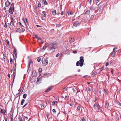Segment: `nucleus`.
I'll use <instances>...</instances> for the list:
<instances>
[{
    "label": "nucleus",
    "mask_w": 121,
    "mask_h": 121,
    "mask_svg": "<svg viewBox=\"0 0 121 121\" xmlns=\"http://www.w3.org/2000/svg\"><path fill=\"white\" fill-rule=\"evenodd\" d=\"M99 1V0H96L95 2L96 3H97Z\"/></svg>",
    "instance_id": "58"
},
{
    "label": "nucleus",
    "mask_w": 121,
    "mask_h": 121,
    "mask_svg": "<svg viewBox=\"0 0 121 121\" xmlns=\"http://www.w3.org/2000/svg\"><path fill=\"white\" fill-rule=\"evenodd\" d=\"M96 9V7H95L91 6L90 8V9L91 10H95Z\"/></svg>",
    "instance_id": "22"
},
{
    "label": "nucleus",
    "mask_w": 121,
    "mask_h": 121,
    "mask_svg": "<svg viewBox=\"0 0 121 121\" xmlns=\"http://www.w3.org/2000/svg\"><path fill=\"white\" fill-rule=\"evenodd\" d=\"M27 96V94H24L23 96V97L24 99H25Z\"/></svg>",
    "instance_id": "31"
},
{
    "label": "nucleus",
    "mask_w": 121,
    "mask_h": 121,
    "mask_svg": "<svg viewBox=\"0 0 121 121\" xmlns=\"http://www.w3.org/2000/svg\"><path fill=\"white\" fill-rule=\"evenodd\" d=\"M22 31L23 32L25 30V29L23 28H22Z\"/></svg>",
    "instance_id": "59"
},
{
    "label": "nucleus",
    "mask_w": 121,
    "mask_h": 121,
    "mask_svg": "<svg viewBox=\"0 0 121 121\" xmlns=\"http://www.w3.org/2000/svg\"><path fill=\"white\" fill-rule=\"evenodd\" d=\"M40 105L41 107V108L42 109H44L46 106V105H45V104L43 103H41Z\"/></svg>",
    "instance_id": "13"
},
{
    "label": "nucleus",
    "mask_w": 121,
    "mask_h": 121,
    "mask_svg": "<svg viewBox=\"0 0 121 121\" xmlns=\"http://www.w3.org/2000/svg\"><path fill=\"white\" fill-rule=\"evenodd\" d=\"M16 32L21 33L22 32V30H21L20 29V28H19L17 30Z\"/></svg>",
    "instance_id": "28"
},
{
    "label": "nucleus",
    "mask_w": 121,
    "mask_h": 121,
    "mask_svg": "<svg viewBox=\"0 0 121 121\" xmlns=\"http://www.w3.org/2000/svg\"><path fill=\"white\" fill-rule=\"evenodd\" d=\"M83 63H80V65H80V66L81 67H82L83 65Z\"/></svg>",
    "instance_id": "54"
},
{
    "label": "nucleus",
    "mask_w": 121,
    "mask_h": 121,
    "mask_svg": "<svg viewBox=\"0 0 121 121\" xmlns=\"http://www.w3.org/2000/svg\"><path fill=\"white\" fill-rule=\"evenodd\" d=\"M13 79H15V75H16V72L15 71V72H13Z\"/></svg>",
    "instance_id": "38"
},
{
    "label": "nucleus",
    "mask_w": 121,
    "mask_h": 121,
    "mask_svg": "<svg viewBox=\"0 0 121 121\" xmlns=\"http://www.w3.org/2000/svg\"><path fill=\"white\" fill-rule=\"evenodd\" d=\"M14 3H12L9 10V13L11 14H13V12L14 11Z\"/></svg>",
    "instance_id": "2"
},
{
    "label": "nucleus",
    "mask_w": 121,
    "mask_h": 121,
    "mask_svg": "<svg viewBox=\"0 0 121 121\" xmlns=\"http://www.w3.org/2000/svg\"><path fill=\"white\" fill-rule=\"evenodd\" d=\"M41 79V77H40V76H39L37 78V82H39V81H40V80Z\"/></svg>",
    "instance_id": "25"
},
{
    "label": "nucleus",
    "mask_w": 121,
    "mask_h": 121,
    "mask_svg": "<svg viewBox=\"0 0 121 121\" xmlns=\"http://www.w3.org/2000/svg\"><path fill=\"white\" fill-rule=\"evenodd\" d=\"M56 11L55 9H53L52 11V14L54 16H55L56 14Z\"/></svg>",
    "instance_id": "8"
},
{
    "label": "nucleus",
    "mask_w": 121,
    "mask_h": 121,
    "mask_svg": "<svg viewBox=\"0 0 121 121\" xmlns=\"http://www.w3.org/2000/svg\"><path fill=\"white\" fill-rule=\"evenodd\" d=\"M19 120V121H23L21 117H19L18 118Z\"/></svg>",
    "instance_id": "30"
},
{
    "label": "nucleus",
    "mask_w": 121,
    "mask_h": 121,
    "mask_svg": "<svg viewBox=\"0 0 121 121\" xmlns=\"http://www.w3.org/2000/svg\"><path fill=\"white\" fill-rule=\"evenodd\" d=\"M109 105V104L108 103V102L106 101L105 102V108H108Z\"/></svg>",
    "instance_id": "21"
},
{
    "label": "nucleus",
    "mask_w": 121,
    "mask_h": 121,
    "mask_svg": "<svg viewBox=\"0 0 121 121\" xmlns=\"http://www.w3.org/2000/svg\"><path fill=\"white\" fill-rule=\"evenodd\" d=\"M17 54V50L16 49H15L13 50V56L14 59L15 58L14 56H15L16 57Z\"/></svg>",
    "instance_id": "6"
},
{
    "label": "nucleus",
    "mask_w": 121,
    "mask_h": 121,
    "mask_svg": "<svg viewBox=\"0 0 121 121\" xmlns=\"http://www.w3.org/2000/svg\"><path fill=\"white\" fill-rule=\"evenodd\" d=\"M42 62L43 65L45 66L47 65L48 63V61L46 58H43L42 59Z\"/></svg>",
    "instance_id": "4"
},
{
    "label": "nucleus",
    "mask_w": 121,
    "mask_h": 121,
    "mask_svg": "<svg viewBox=\"0 0 121 121\" xmlns=\"http://www.w3.org/2000/svg\"><path fill=\"white\" fill-rule=\"evenodd\" d=\"M39 41H41V42L42 41V40L41 39V38H39V39L37 41L38 42H39Z\"/></svg>",
    "instance_id": "46"
},
{
    "label": "nucleus",
    "mask_w": 121,
    "mask_h": 121,
    "mask_svg": "<svg viewBox=\"0 0 121 121\" xmlns=\"http://www.w3.org/2000/svg\"><path fill=\"white\" fill-rule=\"evenodd\" d=\"M81 22H82L77 21L74 23L73 25V26H75V27L78 26L81 24Z\"/></svg>",
    "instance_id": "5"
},
{
    "label": "nucleus",
    "mask_w": 121,
    "mask_h": 121,
    "mask_svg": "<svg viewBox=\"0 0 121 121\" xmlns=\"http://www.w3.org/2000/svg\"><path fill=\"white\" fill-rule=\"evenodd\" d=\"M88 90L90 92L91 91V90L90 88L88 87Z\"/></svg>",
    "instance_id": "57"
},
{
    "label": "nucleus",
    "mask_w": 121,
    "mask_h": 121,
    "mask_svg": "<svg viewBox=\"0 0 121 121\" xmlns=\"http://www.w3.org/2000/svg\"><path fill=\"white\" fill-rule=\"evenodd\" d=\"M80 63L79 61H78L76 63V65L77 66H79L80 65Z\"/></svg>",
    "instance_id": "42"
},
{
    "label": "nucleus",
    "mask_w": 121,
    "mask_h": 121,
    "mask_svg": "<svg viewBox=\"0 0 121 121\" xmlns=\"http://www.w3.org/2000/svg\"><path fill=\"white\" fill-rule=\"evenodd\" d=\"M57 48V44L55 43H51L49 45L48 48V50L49 52H50L51 50H53L52 52V53H53L55 51V50Z\"/></svg>",
    "instance_id": "1"
},
{
    "label": "nucleus",
    "mask_w": 121,
    "mask_h": 121,
    "mask_svg": "<svg viewBox=\"0 0 121 121\" xmlns=\"http://www.w3.org/2000/svg\"><path fill=\"white\" fill-rule=\"evenodd\" d=\"M97 98H95V99L94 100V102H96L97 101Z\"/></svg>",
    "instance_id": "64"
},
{
    "label": "nucleus",
    "mask_w": 121,
    "mask_h": 121,
    "mask_svg": "<svg viewBox=\"0 0 121 121\" xmlns=\"http://www.w3.org/2000/svg\"><path fill=\"white\" fill-rule=\"evenodd\" d=\"M6 41L7 42V43L9 45V41L7 39L6 40Z\"/></svg>",
    "instance_id": "53"
},
{
    "label": "nucleus",
    "mask_w": 121,
    "mask_h": 121,
    "mask_svg": "<svg viewBox=\"0 0 121 121\" xmlns=\"http://www.w3.org/2000/svg\"><path fill=\"white\" fill-rule=\"evenodd\" d=\"M41 59V58L40 57H38L37 59V61L39 62L40 61Z\"/></svg>",
    "instance_id": "34"
},
{
    "label": "nucleus",
    "mask_w": 121,
    "mask_h": 121,
    "mask_svg": "<svg viewBox=\"0 0 121 121\" xmlns=\"http://www.w3.org/2000/svg\"><path fill=\"white\" fill-rule=\"evenodd\" d=\"M109 64V63H107L105 65V66H107Z\"/></svg>",
    "instance_id": "60"
},
{
    "label": "nucleus",
    "mask_w": 121,
    "mask_h": 121,
    "mask_svg": "<svg viewBox=\"0 0 121 121\" xmlns=\"http://www.w3.org/2000/svg\"><path fill=\"white\" fill-rule=\"evenodd\" d=\"M55 103L54 101H53L52 103V105H54L55 104Z\"/></svg>",
    "instance_id": "56"
},
{
    "label": "nucleus",
    "mask_w": 121,
    "mask_h": 121,
    "mask_svg": "<svg viewBox=\"0 0 121 121\" xmlns=\"http://www.w3.org/2000/svg\"><path fill=\"white\" fill-rule=\"evenodd\" d=\"M42 71V69H41L39 68V74L40 76L41 75Z\"/></svg>",
    "instance_id": "19"
},
{
    "label": "nucleus",
    "mask_w": 121,
    "mask_h": 121,
    "mask_svg": "<svg viewBox=\"0 0 121 121\" xmlns=\"http://www.w3.org/2000/svg\"><path fill=\"white\" fill-rule=\"evenodd\" d=\"M59 55H60V58H61L63 56V54L62 52L60 53L59 54Z\"/></svg>",
    "instance_id": "39"
},
{
    "label": "nucleus",
    "mask_w": 121,
    "mask_h": 121,
    "mask_svg": "<svg viewBox=\"0 0 121 121\" xmlns=\"http://www.w3.org/2000/svg\"><path fill=\"white\" fill-rule=\"evenodd\" d=\"M38 8H39L41 7V4L40 3H38Z\"/></svg>",
    "instance_id": "33"
},
{
    "label": "nucleus",
    "mask_w": 121,
    "mask_h": 121,
    "mask_svg": "<svg viewBox=\"0 0 121 121\" xmlns=\"http://www.w3.org/2000/svg\"><path fill=\"white\" fill-rule=\"evenodd\" d=\"M10 63L11 64H12L13 62V59L10 58Z\"/></svg>",
    "instance_id": "41"
},
{
    "label": "nucleus",
    "mask_w": 121,
    "mask_h": 121,
    "mask_svg": "<svg viewBox=\"0 0 121 121\" xmlns=\"http://www.w3.org/2000/svg\"><path fill=\"white\" fill-rule=\"evenodd\" d=\"M61 25V24L59 23V24H57L56 25V27H58L60 26Z\"/></svg>",
    "instance_id": "35"
},
{
    "label": "nucleus",
    "mask_w": 121,
    "mask_h": 121,
    "mask_svg": "<svg viewBox=\"0 0 121 121\" xmlns=\"http://www.w3.org/2000/svg\"><path fill=\"white\" fill-rule=\"evenodd\" d=\"M98 105H99V104L97 102H96L95 104H94L93 106V107L94 109H95L96 108V106L97 107V106Z\"/></svg>",
    "instance_id": "17"
},
{
    "label": "nucleus",
    "mask_w": 121,
    "mask_h": 121,
    "mask_svg": "<svg viewBox=\"0 0 121 121\" xmlns=\"http://www.w3.org/2000/svg\"><path fill=\"white\" fill-rule=\"evenodd\" d=\"M77 51L76 50L74 51L73 52V53L74 54L76 53H77Z\"/></svg>",
    "instance_id": "52"
},
{
    "label": "nucleus",
    "mask_w": 121,
    "mask_h": 121,
    "mask_svg": "<svg viewBox=\"0 0 121 121\" xmlns=\"http://www.w3.org/2000/svg\"><path fill=\"white\" fill-rule=\"evenodd\" d=\"M13 114L12 115H11V118L12 121L13 120Z\"/></svg>",
    "instance_id": "49"
},
{
    "label": "nucleus",
    "mask_w": 121,
    "mask_h": 121,
    "mask_svg": "<svg viewBox=\"0 0 121 121\" xmlns=\"http://www.w3.org/2000/svg\"><path fill=\"white\" fill-rule=\"evenodd\" d=\"M0 112H1L2 113H4V111L3 109H1Z\"/></svg>",
    "instance_id": "51"
},
{
    "label": "nucleus",
    "mask_w": 121,
    "mask_h": 121,
    "mask_svg": "<svg viewBox=\"0 0 121 121\" xmlns=\"http://www.w3.org/2000/svg\"><path fill=\"white\" fill-rule=\"evenodd\" d=\"M70 53V52H67L66 53V54L67 55H68Z\"/></svg>",
    "instance_id": "62"
},
{
    "label": "nucleus",
    "mask_w": 121,
    "mask_h": 121,
    "mask_svg": "<svg viewBox=\"0 0 121 121\" xmlns=\"http://www.w3.org/2000/svg\"><path fill=\"white\" fill-rule=\"evenodd\" d=\"M16 62L14 63V66H13V69H14V70L15 71H16Z\"/></svg>",
    "instance_id": "24"
},
{
    "label": "nucleus",
    "mask_w": 121,
    "mask_h": 121,
    "mask_svg": "<svg viewBox=\"0 0 121 121\" xmlns=\"http://www.w3.org/2000/svg\"><path fill=\"white\" fill-rule=\"evenodd\" d=\"M25 101V100L24 99H22L21 102V104L22 105H23Z\"/></svg>",
    "instance_id": "29"
},
{
    "label": "nucleus",
    "mask_w": 121,
    "mask_h": 121,
    "mask_svg": "<svg viewBox=\"0 0 121 121\" xmlns=\"http://www.w3.org/2000/svg\"><path fill=\"white\" fill-rule=\"evenodd\" d=\"M52 89V87H49L46 91H45V92H48L50 91Z\"/></svg>",
    "instance_id": "20"
},
{
    "label": "nucleus",
    "mask_w": 121,
    "mask_h": 121,
    "mask_svg": "<svg viewBox=\"0 0 121 121\" xmlns=\"http://www.w3.org/2000/svg\"><path fill=\"white\" fill-rule=\"evenodd\" d=\"M42 3L44 5H47L48 4V3L46 1V0H42Z\"/></svg>",
    "instance_id": "12"
},
{
    "label": "nucleus",
    "mask_w": 121,
    "mask_h": 121,
    "mask_svg": "<svg viewBox=\"0 0 121 121\" xmlns=\"http://www.w3.org/2000/svg\"><path fill=\"white\" fill-rule=\"evenodd\" d=\"M24 88L23 87H22V88L21 89L20 91V94H22V92L23 91V90H24Z\"/></svg>",
    "instance_id": "43"
},
{
    "label": "nucleus",
    "mask_w": 121,
    "mask_h": 121,
    "mask_svg": "<svg viewBox=\"0 0 121 121\" xmlns=\"http://www.w3.org/2000/svg\"><path fill=\"white\" fill-rule=\"evenodd\" d=\"M7 22H5L4 23V27L5 28H6L7 27Z\"/></svg>",
    "instance_id": "44"
},
{
    "label": "nucleus",
    "mask_w": 121,
    "mask_h": 121,
    "mask_svg": "<svg viewBox=\"0 0 121 121\" xmlns=\"http://www.w3.org/2000/svg\"><path fill=\"white\" fill-rule=\"evenodd\" d=\"M28 104L26 103L25 105H24L22 107V108H24Z\"/></svg>",
    "instance_id": "55"
},
{
    "label": "nucleus",
    "mask_w": 121,
    "mask_h": 121,
    "mask_svg": "<svg viewBox=\"0 0 121 121\" xmlns=\"http://www.w3.org/2000/svg\"><path fill=\"white\" fill-rule=\"evenodd\" d=\"M104 90L105 92V94H107V90L106 89H104Z\"/></svg>",
    "instance_id": "48"
},
{
    "label": "nucleus",
    "mask_w": 121,
    "mask_h": 121,
    "mask_svg": "<svg viewBox=\"0 0 121 121\" xmlns=\"http://www.w3.org/2000/svg\"><path fill=\"white\" fill-rule=\"evenodd\" d=\"M45 11H43L42 12V13L44 14L42 16L44 17H46L47 14L46 13H45Z\"/></svg>",
    "instance_id": "23"
},
{
    "label": "nucleus",
    "mask_w": 121,
    "mask_h": 121,
    "mask_svg": "<svg viewBox=\"0 0 121 121\" xmlns=\"http://www.w3.org/2000/svg\"><path fill=\"white\" fill-rule=\"evenodd\" d=\"M90 13V11L88 10H87L84 13V14L85 15H86V16H87L88 15L89 16H90V15H89Z\"/></svg>",
    "instance_id": "9"
},
{
    "label": "nucleus",
    "mask_w": 121,
    "mask_h": 121,
    "mask_svg": "<svg viewBox=\"0 0 121 121\" xmlns=\"http://www.w3.org/2000/svg\"><path fill=\"white\" fill-rule=\"evenodd\" d=\"M67 13L69 15H72L73 14V12H69V11H67Z\"/></svg>",
    "instance_id": "18"
},
{
    "label": "nucleus",
    "mask_w": 121,
    "mask_h": 121,
    "mask_svg": "<svg viewBox=\"0 0 121 121\" xmlns=\"http://www.w3.org/2000/svg\"><path fill=\"white\" fill-rule=\"evenodd\" d=\"M97 73L96 72H95L93 73L92 74V76H94Z\"/></svg>",
    "instance_id": "40"
},
{
    "label": "nucleus",
    "mask_w": 121,
    "mask_h": 121,
    "mask_svg": "<svg viewBox=\"0 0 121 121\" xmlns=\"http://www.w3.org/2000/svg\"><path fill=\"white\" fill-rule=\"evenodd\" d=\"M32 73H33L35 74L36 73V71H33Z\"/></svg>",
    "instance_id": "63"
},
{
    "label": "nucleus",
    "mask_w": 121,
    "mask_h": 121,
    "mask_svg": "<svg viewBox=\"0 0 121 121\" xmlns=\"http://www.w3.org/2000/svg\"><path fill=\"white\" fill-rule=\"evenodd\" d=\"M75 41V39L74 38H71L69 39V41L71 43H73Z\"/></svg>",
    "instance_id": "14"
},
{
    "label": "nucleus",
    "mask_w": 121,
    "mask_h": 121,
    "mask_svg": "<svg viewBox=\"0 0 121 121\" xmlns=\"http://www.w3.org/2000/svg\"><path fill=\"white\" fill-rule=\"evenodd\" d=\"M19 23L20 25L22 27H23V26L22 25V24L20 22H19Z\"/></svg>",
    "instance_id": "61"
},
{
    "label": "nucleus",
    "mask_w": 121,
    "mask_h": 121,
    "mask_svg": "<svg viewBox=\"0 0 121 121\" xmlns=\"http://www.w3.org/2000/svg\"><path fill=\"white\" fill-rule=\"evenodd\" d=\"M52 111L54 112V113H55L56 112V111L55 109H53L52 110Z\"/></svg>",
    "instance_id": "47"
},
{
    "label": "nucleus",
    "mask_w": 121,
    "mask_h": 121,
    "mask_svg": "<svg viewBox=\"0 0 121 121\" xmlns=\"http://www.w3.org/2000/svg\"><path fill=\"white\" fill-rule=\"evenodd\" d=\"M80 109V107L79 106H78L77 107V111H79Z\"/></svg>",
    "instance_id": "45"
},
{
    "label": "nucleus",
    "mask_w": 121,
    "mask_h": 121,
    "mask_svg": "<svg viewBox=\"0 0 121 121\" xmlns=\"http://www.w3.org/2000/svg\"><path fill=\"white\" fill-rule=\"evenodd\" d=\"M80 117L82 121H85V119L84 117H82V116H81Z\"/></svg>",
    "instance_id": "27"
},
{
    "label": "nucleus",
    "mask_w": 121,
    "mask_h": 121,
    "mask_svg": "<svg viewBox=\"0 0 121 121\" xmlns=\"http://www.w3.org/2000/svg\"><path fill=\"white\" fill-rule=\"evenodd\" d=\"M6 6L8 7L11 4V3H10L9 1L7 0L5 3Z\"/></svg>",
    "instance_id": "7"
},
{
    "label": "nucleus",
    "mask_w": 121,
    "mask_h": 121,
    "mask_svg": "<svg viewBox=\"0 0 121 121\" xmlns=\"http://www.w3.org/2000/svg\"><path fill=\"white\" fill-rule=\"evenodd\" d=\"M22 20L24 21V23L25 24V25H26V29H27V30H28V26H27L26 25V23L25 21H24V18H22Z\"/></svg>",
    "instance_id": "26"
},
{
    "label": "nucleus",
    "mask_w": 121,
    "mask_h": 121,
    "mask_svg": "<svg viewBox=\"0 0 121 121\" xmlns=\"http://www.w3.org/2000/svg\"><path fill=\"white\" fill-rule=\"evenodd\" d=\"M20 92H19L18 93H17V94L16 95V98H17V97L18 96H19V94H20H20Z\"/></svg>",
    "instance_id": "32"
},
{
    "label": "nucleus",
    "mask_w": 121,
    "mask_h": 121,
    "mask_svg": "<svg viewBox=\"0 0 121 121\" xmlns=\"http://www.w3.org/2000/svg\"><path fill=\"white\" fill-rule=\"evenodd\" d=\"M32 63V61H30L29 62V63L28 65V67H29L30 65V64L31 63Z\"/></svg>",
    "instance_id": "36"
},
{
    "label": "nucleus",
    "mask_w": 121,
    "mask_h": 121,
    "mask_svg": "<svg viewBox=\"0 0 121 121\" xmlns=\"http://www.w3.org/2000/svg\"><path fill=\"white\" fill-rule=\"evenodd\" d=\"M46 46H44L43 48L41 50L42 51H44L46 49Z\"/></svg>",
    "instance_id": "37"
},
{
    "label": "nucleus",
    "mask_w": 121,
    "mask_h": 121,
    "mask_svg": "<svg viewBox=\"0 0 121 121\" xmlns=\"http://www.w3.org/2000/svg\"><path fill=\"white\" fill-rule=\"evenodd\" d=\"M115 48H114L113 50V52L111 54V55L113 56V57H114L115 56L116 54V52L115 51H114V50L115 49Z\"/></svg>",
    "instance_id": "11"
},
{
    "label": "nucleus",
    "mask_w": 121,
    "mask_h": 121,
    "mask_svg": "<svg viewBox=\"0 0 121 121\" xmlns=\"http://www.w3.org/2000/svg\"><path fill=\"white\" fill-rule=\"evenodd\" d=\"M102 7L100 5H98L97 7L96 11H100Z\"/></svg>",
    "instance_id": "15"
},
{
    "label": "nucleus",
    "mask_w": 121,
    "mask_h": 121,
    "mask_svg": "<svg viewBox=\"0 0 121 121\" xmlns=\"http://www.w3.org/2000/svg\"><path fill=\"white\" fill-rule=\"evenodd\" d=\"M100 108V106L99 105H98L97 106V108H98V109L99 112H102V109L101 108Z\"/></svg>",
    "instance_id": "16"
},
{
    "label": "nucleus",
    "mask_w": 121,
    "mask_h": 121,
    "mask_svg": "<svg viewBox=\"0 0 121 121\" xmlns=\"http://www.w3.org/2000/svg\"><path fill=\"white\" fill-rule=\"evenodd\" d=\"M104 69V67H102L100 69V71H102Z\"/></svg>",
    "instance_id": "50"
},
{
    "label": "nucleus",
    "mask_w": 121,
    "mask_h": 121,
    "mask_svg": "<svg viewBox=\"0 0 121 121\" xmlns=\"http://www.w3.org/2000/svg\"><path fill=\"white\" fill-rule=\"evenodd\" d=\"M10 22L9 24L10 28V29L12 28L13 27L14 24L13 22L14 19L13 18H11Z\"/></svg>",
    "instance_id": "3"
},
{
    "label": "nucleus",
    "mask_w": 121,
    "mask_h": 121,
    "mask_svg": "<svg viewBox=\"0 0 121 121\" xmlns=\"http://www.w3.org/2000/svg\"><path fill=\"white\" fill-rule=\"evenodd\" d=\"M83 57L82 56H81L80 57L79 61L81 63H83L84 62V61L83 59Z\"/></svg>",
    "instance_id": "10"
}]
</instances>
